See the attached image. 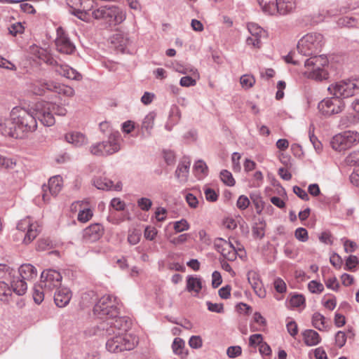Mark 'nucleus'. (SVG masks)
I'll use <instances>...</instances> for the list:
<instances>
[{
  "instance_id": "16",
  "label": "nucleus",
  "mask_w": 359,
  "mask_h": 359,
  "mask_svg": "<svg viewBox=\"0 0 359 359\" xmlns=\"http://www.w3.org/2000/svg\"><path fill=\"white\" fill-rule=\"evenodd\" d=\"M55 46L57 47V50L60 53L65 54H72L75 49V46L71 42L65 30L62 27H58L57 29Z\"/></svg>"
},
{
  "instance_id": "46",
  "label": "nucleus",
  "mask_w": 359,
  "mask_h": 359,
  "mask_svg": "<svg viewBox=\"0 0 359 359\" xmlns=\"http://www.w3.org/2000/svg\"><path fill=\"white\" fill-rule=\"evenodd\" d=\"M240 83L243 88L249 89L255 85V79L252 75L245 74L241 77Z\"/></svg>"
},
{
  "instance_id": "7",
  "label": "nucleus",
  "mask_w": 359,
  "mask_h": 359,
  "mask_svg": "<svg viewBox=\"0 0 359 359\" xmlns=\"http://www.w3.org/2000/svg\"><path fill=\"white\" fill-rule=\"evenodd\" d=\"M69 12L83 21L90 22L92 19L93 0H66Z\"/></svg>"
},
{
  "instance_id": "42",
  "label": "nucleus",
  "mask_w": 359,
  "mask_h": 359,
  "mask_svg": "<svg viewBox=\"0 0 359 359\" xmlns=\"http://www.w3.org/2000/svg\"><path fill=\"white\" fill-rule=\"evenodd\" d=\"M45 292L46 291L44 290V287L41 284L34 286L32 296L34 301L37 304H41L43 301Z\"/></svg>"
},
{
  "instance_id": "3",
  "label": "nucleus",
  "mask_w": 359,
  "mask_h": 359,
  "mask_svg": "<svg viewBox=\"0 0 359 359\" xmlns=\"http://www.w3.org/2000/svg\"><path fill=\"white\" fill-rule=\"evenodd\" d=\"M92 18L102 20L110 27L122 23L126 18V12L116 6H104L92 11Z\"/></svg>"
},
{
  "instance_id": "51",
  "label": "nucleus",
  "mask_w": 359,
  "mask_h": 359,
  "mask_svg": "<svg viewBox=\"0 0 359 359\" xmlns=\"http://www.w3.org/2000/svg\"><path fill=\"white\" fill-rule=\"evenodd\" d=\"M358 264V258L355 256L351 255L347 258L346 261L344 269L347 271H354Z\"/></svg>"
},
{
  "instance_id": "31",
  "label": "nucleus",
  "mask_w": 359,
  "mask_h": 359,
  "mask_svg": "<svg viewBox=\"0 0 359 359\" xmlns=\"http://www.w3.org/2000/svg\"><path fill=\"white\" fill-rule=\"evenodd\" d=\"M304 343L309 346L318 344L321 340L319 334L313 330H306L303 332Z\"/></svg>"
},
{
  "instance_id": "40",
  "label": "nucleus",
  "mask_w": 359,
  "mask_h": 359,
  "mask_svg": "<svg viewBox=\"0 0 359 359\" xmlns=\"http://www.w3.org/2000/svg\"><path fill=\"white\" fill-rule=\"evenodd\" d=\"M93 217V211L90 209L89 202L83 206L82 210L78 214V220L81 222H87Z\"/></svg>"
},
{
  "instance_id": "4",
  "label": "nucleus",
  "mask_w": 359,
  "mask_h": 359,
  "mask_svg": "<svg viewBox=\"0 0 359 359\" xmlns=\"http://www.w3.org/2000/svg\"><path fill=\"white\" fill-rule=\"evenodd\" d=\"M34 111L38 119L46 126H51L55 124L54 114L65 116L67 109L62 106L47 102H40L35 104Z\"/></svg>"
},
{
  "instance_id": "10",
  "label": "nucleus",
  "mask_w": 359,
  "mask_h": 359,
  "mask_svg": "<svg viewBox=\"0 0 359 359\" xmlns=\"http://www.w3.org/2000/svg\"><path fill=\"white\" fill-rule=\"evenodd\" d=\"M234 245L232 242L223 238H217L215 242V246L218 252L229 261H234L237 255L242 257L244 255L241 246L237 243Z\"/></svg>"
},
{
  "instance_id": "6",
  "label": "nucleus",
  "mask_w": 359,
  "mask_h": 359,
  "mask_svg": "<svg viewBox=\"0 0 359 359\" xmlns=\"http://www.w3.org/2000/svg\"><path fill=\"white\" fill-rule=\"evenodd\" d=\"M111 335L106 343V348L110 352L130 351L133 349L137 344L135 337L130 334Z\"/></svg>"
},
{
  "instance_id": "54",
  "label": "nucleus",
  "mask_w": 359,
  "mask_h": 359,
  "mask_svg": "<svg viewBox=\"0 0 359 359\" xmlns=\"http://www.w3.org/2000/svg\"><path fill=\"white\" fill-rule=\"evenodd\" d=\"M199 78H196L194 76H184L182 77L180 81V86L183 87H189L194 86L196 83V79Z\"/></svg>"
},
{
  "instance_id": "29",
  "label": "nucleus",
  "mask_w": 359,
  "mask_h": 359,
  "mask_svg": "<svg viewBox=\"0 0 359 359\" xmlns=\"http://www.w3.org/2000/svg\"><path fill=\"white\" fill-rule=\"evenodd\" d=\"M202 279L197 276H189L187 278V290L196 296L202 289Z\"/></svg>"
},
{
  "instance_id": "53",
  "label": "nucleus",
  "mask_w": 359,
  "mask_h": 359,
  "mask_svg": "<svg viewBox=\"0 0 359 359\" xmlns=\"http://www.w3.org/2000/svg\"><path fill=\"white\" fill-rule=\"evenodd\" d=\"M294 236L297 240H299L302 242H306L309 239V235H308L307 230L306 229L302 228V227L297 228L295 230Z\"/></svg>"
},
{
  "instance_id": "11",
  "label": "nucleus",
  "mask_w": 359,
  "mask_h": 359,
  "mask_svg": "<svg viewBox=\"0 0 359 359\" xmlns=\"http://www.w3.org/2000/svg\"><path fill=\"white\" fill-rule=\"evenodd\" d=\"M357 85L351 81H339L330 84L327 88L330 95L343 100L355 94Z\"/></svg>"
},
{
  "instance_id": "50",
  "label": "nucleus",
  "mask_w": 359,
  "mask_h": 359,
  "mask_svg": "<svg viewBox=\"0 0 359 359\" xmlns=\"http://www.w3.org/2000/svg\"><path fill=\"white\" fill-rule=\"evenodd\" d=\"M261 37L249 36L246 39V44L253 49H259L262 46Z\"/></svg>"
},
{
  "instance_id": "44",
  "label": "nucleus",
  "mask_w": 359,
  "mask_h": 359,
  "mask_svg": "<svg viewBox=\"0 0 359 359\" xmlns=\"http://www.w3.org/2000/svg\"><path fill=\"white\" fill-rule=\"evenodd\" d=\"M305 304V298L302 294H294L288 300V306L290 308H299Z\"/></svg>"
},
{
  "instance_id": "58",
  "label": "nucleus",
  "mask_w": 359,
  "mask_h": 359,
  "mask_svg": "<svg viewBox=\"0 0 359 359\" xmlns=\"http://www.w3.org/2000/svg\"><path fill=\"white\" fill-rule=\"evenodd\" d=\"M101 146H102L101 142H97V143L93 144L90 147V153L95 156H106L105 151Z\"/></svg>"
},
{
  "instance_id": "14",
  "label": "nucleus",
  "mask_w": 359,
  "mask_h": 359,
  "mask_svg": "<svg viewBox=\"0 0 359 359\" xmlns=\"http://www.w3.org/2000/svg\"><path fill=\"white\" fill-rule=\"evenodd\" d=\"M17 228L18 230L26 232L24 242L29 243L39 235L41 227L37 222H32L29 217L23 219L19 222Z\"/></svg>"
},
{
  "instance_id": "9",
  "label": "nucleus",
  "mask_w": 359,
  "mask_h": 359,
  "mask_svg": "<svg viewBox=\"0 0 359 359\" xmlns=\"http://www.w3.org/2000/svg\"><path fill=\"white\" fill-rule=\"evenodd\" d=\"M94 314L99 318L102 319L108 317H116L118 314L116 306V298L110 295L102 297L93 309Z\"/></svg>"
},
{
  "instance_id": "45",
  "label": "nucleus",
  "mask_w": 359,
  "mask_h": 359,
  "mask_svg": "<svg viewBox=\"0 0 359 359\" xmlns=\"http://www.w3.org/2000/svg\"><path fill=\"white\" fill-rule=\"evenodd\" d=\"M12 290L7 283L5 282H0V300L8 301L9 297L12 294Z\"/></svg>"
},
{
  "instance_id": "5",
  "label": "nucleus",
  "mask_w": 359,
  "mask_h": 359,
  "mask_svg": "<svg viewBox=\"0 0 359 359\" xmlns=\"http://www.w3.org/2000/svg\"><path fill=\"white\" fill-rule=\"evenodd\" d=\"M325 44L323 36L317 32H311L303 36L298 41V52L305 56L316 55Z\"/></svg>"
},
{
  "instance_id": "2",
  "label": "nucleus",
  "mask_w": 359,
  "mask_h": 359,
  "mask_svg": "<svg viewBox=\"0 0 359 359\" xmlns=\"http://www.w3.org/2000/svg\"><path fill=\"white\" fill-rule=\"evenodd\" d=\"M328 65L327 58L323 55L310 57L304 62V76L309 79L316 81H323L329 78V73L326 69Z\"/></svg>"
},
{
  "instance_id": "60",
  "label": "nucleus",
  "mask_w": 359,
  "mask_h": 359,
  "mask_svg": "<svg viewBox=\"0 0 359 359\" xmlns=\"http://www.w3.org/2000/svg\"><path fill=\"white\" fill-rule=\"evenodd\" d=\"M263 343V336L260 334H252L249 338V345L250 346H256Z\"/></svg>"
},
{
  "instance_id": "48",
  "label": "nucleus",
  "mask_w": 359,
  "mask_h": 359,
  "mask_svg": "<svg viewBox=\"0 0 359 359\" xmlns=\"http://www.w3.org/2000/svg\"><path fill=\"white\" fill-rule=\"evenodd\" d=\"M190 224L185 219L176 221L173 223V229L177 233H180L189 230Z\"/></svg>"
},
{
  "instance_id": "56",
  "label": "nucleus",
  "mask_w": 359,
  "mask_h": 359,
  "mask_svg": "<svg viewBox=\"0 0 359 359\" xmlns=\"http://www.w3.org/2000/svg\"><path fill=\"white\" fill-rule=\"evenodd\" d=\"M347 339V335L342 331H339L335 335V344L339 348L343 347Z\"/></svg>"
},
{
  "instance_id": "12",
  "label": "nucleus",
  "mask_w": 359,
  "mask_h": 359,
  "mask_svg": "<svg viewBox=\"0 0 359 359\" xmlns=\"http://www.w3.org/2000/svg\"><path fill=\"white\" fill-rule=\"evenodd\" d=\"M103 330H106L109 336L111 334H125L127 333V330L129 327V322L123 317H108L102 323L101 325Z\"/></svg>"
},
{
  "instance_id": "37",
  "label": "nucleus",
  "mask_w": 359,
  "mask_h": 359,
  "mask_svg": "<svg viewBox=\"0 0 359 359\" xmlns=\"http://www.w3.org/2000/svg\"><path fill=\"white\" fill-rule=\"evenodd\" d=\"M312 325L315 328L319 330L320 331L326 330L327 326L325 316L320 313H315L313 315Z\"/></svg>"
},
{
  "instance_id": "36",
  "label": "nucleus",
  "mask_w": 359,
  "mask_h": 359,
  "mask_svg": "<svg viewBox=\"0 0 359 359\" xmlns=\"http://www.w3.org/2000/svg\"><path fill=\"white\" fill-rule=\"evenodd\" d=\"M194 172L198 179L205 177L208 172V168L206 163L201 160L197 161L194 165Z\"/></svg>"
},
{
  "instance_id": "59",
  "label": "nucleus",
  "mask_w": 359,
  "mask_h": 359,
  "mask_svg": "<svg viewBox=\"0 0 359 359\" xmlns=\"http://www.w3.org/2000/svg\"><path fill=\"white\" fill-rule=\"evenodd\" d=\"M249 205L250 200L246 196L241 195L238 197L236 202V206L238 209L241 210H245L248 208Z\"/></svg>"
},
{
  "instance_id": "49",
  "label": "nucleus",
  "mask_w": 359,
  "mask_h": 359,
  "mask_svg": "<svg viewBox=\"0 0 359 359\" xmlns=\"http://www.w3.org/2000/svg\"><path fill=\"white\" fill-rule=\"evenodd\" d=\"M220 178L222 181L228 186H233L235 184V180L233 179L231 173L228 170H222L220 172Z\"/></svg>"
},
{
  "instance_id": "38",
  "label": "nucleus",
  "mask_w": 359,
  "mask_h": 359,
  "mask_svg": "<svg viewBox=\"0 0 359 359\" xmlns=\"http://www.w3.org/2000/svg\"><path fill=\"white\" fill-rule=\"evenodd\" d=\"M184 341L179 337L175 338L172 344L173 352L182 358L187 355V352L184 351Z\"/></svg>"
},
{
  "instance_id": "1",
  "label": "nucleus",
  "mask_w": 359,
  "mask_h": 359,
  "mask_svg": "<svg viewBox=\"0 0 359 359\" xmlns=\"http://www.w3.org/2000/svg\"><path fill=\"white\" fill-rule=\"evenodd\" d=\"M36 111L23 107L12 109L8 118L0 121V132L5 136L22 138L37 128Z\"/></svg>"
},
{
  "instance_id": "41",
  "label": "nucleus",
  "mask_w": 359,
  "mask_h": 359,
  "mask_svg": "<svg viewBox=\"0 0 359 359\" xmlns=\"http://www.w3.org/2000/svg\"><path fill=\"white\" fill-rule=\"evenodd\" d=\"M323 277L324 283L328 289L335 292L339 290L340 285L335 276L333 275L326 278L323 274Z\"/></svg>"
},
{
  "instance_id": "43",
  "label": "nucleus",
  "mask_w": 359,
  "mask_h": 359,
  "mask_svg": "<svg viewBox=\"0 0 359 359\" xmlns=\"http://www.w3.org/2000/svg\"><path fill=\"white\" fill-rule=\"evenodd\" d=\"M247 27L252 36L262 37L265 34L264 29L255 22L248 23Z\"/></svg>"
},
{
  "instance_id": "32",
  "label": "nucleus",
  "mask_w": 359,
  "mask_h": 359,
  "mask_svg": "<svg viewBox=\"0 0 359 359\" xmlns=\"http://www.w3.org/2000/svg\"><path fill=\"white\" fill-rule=\"evenodd\" d=\"M278 15H285L292 12L296 7L295 0H277Z\"/></svg>"
},
{
  "instance_id": "25",
  "label": "nucleus",
  "mask_w": 359,
  "mask_h": 359,
  "mask_svg": "<svg viewBox=\"0 0 359 359\" xmlns=\"http://www.w3.org/2000/svg\"><path fill=\"white\" fill-rule=\"evenodd\" d=\"M20 277L25 280H32L37 277L38 272L31 264H23L19 268Z\"/></svg>"
},
{
  "instance_id": "64",
  "label": "nucleus",
  "mask_w": 359,
  "mask_h": 359,
  "mask_svg": "<svg viewBox=\"0 0 359 359\" xmlns=\"http://www.w3.org/2000/svg\"><path fill=\"white\" fill-rule=\"evenodd\" d=\"M347 161L351 165H358L359 167V151L351 153L347 157Z\"/></svg>"
},
{
  "instance_id": "35",
  "label": "nucleus",
  "mask_w": 359,
  "mask_h": 359,
  "mask_svg": "<svg viewBox=\"0 0 359 359\" xmlns=\"http://www.w3.org/2000/svg\"><path fill=\"white\" fill-rule=\"evenodd\" d=\"M60 69H57V71L62 76L67 77V79H74V80H80L81 79V75L77 72L75 69H72L69 66H61L60 67Z\"/></svg>"
},
{
  "instance_id": "22",
  "label": "nucleus",
  "mask_w": 359,
  "mask_h": 359,
  "mask_svg": "<svg viewBox=\"0 0 359 359\" xmlns=\"http://www.w3.org/2000/svg\"><path fill=\"white\" fill-rule=\"evenodd\" d=\"M65 140L74 147H81L88 143L87 137L81 132L72 131L65 134Z\"/></svg>"
},
{
  "instance_id": "52",
  "label": "nucleus",
  "mask_w": 359,
  "mask_h": 359,
  "mask_svg": "<svg viewBox=\"0 0 359 359\" xmlns=\"http://www.w3.org/2000/svg\"><path fill=\"white\" fill-rule=\"evenodd\" d=\"M323 305L324 307L330 311H332L335 309L337 306V299L336 297L332 295L329 298H326L324 297L322 300Z\"/></svg>"
},
{
  "instance_id": "26",
  "label": "nucleus",
  "mask_w": 359,
  "mask_h": 359,
  "mask_svg": "<svg viewBox=\"0 0 359 359\" xmlns=\"http://www.w3.org/2000/svg\"><path fill=\"white\" fill-rule=\"evenodd\" d=\"M94 184L97 189L102 190L121 191L122 188L121 182H118L116 184H114L111 180L106 177H100L95 180Z\"/></svg>"
},
{
  "instance_id": "30",
  "label": "nucleus",
  "mask_w": 359,
  "mask_h": 359,
  "mask_svg": "<svg viewBox=\"0 0 359 359\" xmlns=\"http://www.w3.org/2000/svg\"><path fill=\"white\" fill-rule=\"evenodd\" d=\"M110 43L114 48L121 52H123L128 44V39L124 37L122 33L117 32L110 37Z\"/></svg>"
},
{
  "instance_id": "20",
  "label": "nucleus",
  "mask_w": 359,
  "mask_h": 359,
  "mask_svg": "<svg viewBox=\"0 0 359 359\" xmlns=\"http://www.w3.org/2000/svg\"><path fill=\"white\" fill-rule=\"evenodd\" d=\"M72 292L67 287L59 288L54 296V302L57 306L63 308L66 306L72 299Z\"/></svg>"
},
{
  "instance_id": "27",
  "label": "nucleus",
  "mask_w": 359,
  "mask_h": 359,
  "mask_svg": "<svg viewBox=\"0 0 359 359\" xmlns=\"http://www.w3.org/2000/svg\"><path fill=\"white\" fill-rule=\"evenodd\" d=\"M190 167V161L184 160L180 162L175 171V176L181 183L187 182Z\"/></svg>"
},
{
  "instance_id": "15",
  "label": "nucleus",
  "mask_w": 359,
  "mask_h": 359,
  "mask_svg": "<svg viewBox=\"0 0 359 359\" xmlns=\"http://www.w3.org/2000/svg\"><path fill=\"white\" fill-rule=\"evenodd\" d=\"M61 281L62 276L55 270H46L41 273V284L44 287L46 291L51 292L60 285Z\"/></svg>"
},
{
  "instance_id": "24",
  "label": "nucleus",
  "mask_w": 359,
  "mask_h": 359,
  "mask_svg": "<svg viewBox=\"0 0 359 359\" xmlns=\"http://www.w3.org/2000/svg\"><path fill=\"white\" fill-rule=\"evenodd\" d=\"M262 12L269 15H278L277 0H257Z\"/></svg>"
},
{
  "instance_id": "33",
  "label": "nucleus",
  "mask_w": 359,
  "mask_h": 359,
  "mask_svg": "<svg viewBox=\"0 0 359 359\" xmlns=\"http://www.w3.org/2000/svg\"><path fill=\"white\" fill-rule=\"evenodd\" d=\"M156 118V114L154 112H149L144 118L141 124V133H144L146 132L148 135L151 134V130L154 126V121Z\"/></svg>"
},
{
  "instance_id": "17",
  "label": "nucleus",
  "mask_w": 359,
  "mask_h": 359,
  "mask_svg": "<svg viewBox=\"0 0 359 359\" xmlns=\"http://www.w3.org/2000/svg\"><path fill=\"white\" fill-rule=\"evenodd\" d=\"M121 141L120 133L115 132L109 135L107 141L102 142V146L101 147L104 149L106 156L118 152L121 149Z\"/></svg>"
},
{
  "instance_id": "47",
  "label": "nucleus",
  "mask_w": 359,
  "mask_h": 359,
  "mask_svg": "<svg viewBox=\"0 0 359 359\" xmlns=\"http://www.w3.org/2000/svg\"><path fill=\"white\" fill-rule=\"evenodd\" d=\"M308 289L313 294H320L324 291V285L319 281L311 280L308 284Z\"/></svg>"
},
{
  "instance_id": "28",
  "label": "nucleus",
  "mask_w": 359,
  "mask_h": 359,
  "mask_svg": "<svg viewBox=\"0 0 359 359\" xmlns=\"http://www.w3.org/2000/svg\"><path fill=\"white\" fill-rule=\"evenodd\" d=\"M50 85L51 86L50 91L57 93L59 95H62L63 96L67 97H72L74 95V90L69 86H66L55 81H51Z\"/></svg>"
},
{
  "instance_id": "55",
  "label": "nucleus",
  "mask_w": 359,
  "mask_h": 359,
  "mask_svg": "<svg viewBox=\"0 0 359 359\" xmlns=\"http://www.w3.org/2000/svg\"><path fill=\"white\" fill-rule=\"evenodd\" d=\"M273 286L276 292L279 293H285L287 290L286 283L280 278H277L274 280Z\"/></svg>"
},
{
  "instance_id": "23",
  "label": "nucleus",
  "mask_w": 359,
  "mask_h": 359,
  "mask_svg": "<svg viewBox=\"0 0 359 359\" xmlns=\"http://www.w3.org/2000/svg\"><path fill=\"white\" fill-rule=\"evenodd\" d=\"M51 81L46 80H36L33 81L29 86L30 91L36 95H43L46 90H51L50 84Z\"/></svg>"
},
{
  "instance_id": "57",
  "label": "nucleus",
  "mask_w": 359,
  "mask_h": 359,
  "mask_svg": "<svg viewBox=\"0 0 359 359\" xmlns=\"http://www.w3.org/2000/svg\"><path fill=\"white\" fill-rule=\"evenodd\" d=\"M15 165V163L13 161L12 158H6L5 156L0 155V168H13Z\"/></svg>"
},
{
  "instance_id": "19",
  "label": "nucleus",
  "mask_w": 359,
  "mask_h": 359,
  "mask_svg": "<svg viewBox=\"0 0 359 359\" xmlns=\"http://www.w3.org/2000/svg\"><path fill=\"white\" fill-rule=\"evenodd\" d=\"M104 234V228L100 224H93L83 230V239L86 243L98 241Z\"/></svg>"
},
{
  "instance_id": "61",
  "label": "nucleus",
  "mask_w": 359,
  "mask_h": 359,
  "mask_svg": "<svg viewBox=\"0 0 359 359\" xmlns=\"http://www.w3.org/2000/svg\"><path fill=\"white\" fill-rule=\"evenodd\" d=\"M138 206L144 211H147L150 209L152 202L149 198H141L137 201Z\"/></svg>"
},
{
  "instance_id": "18",
  "label": "nucleus",
  "mask_w": 359,
  "mask_h": 359,
  "mask_svg": "<svg viewBox=\"0 0 359 359\" xmlns=\"http://www.w3.org/2000/svg\"><path fill=\"white\" fill-rule=\"evenodd\" d=\"M62 187V177L57 175L50 177L48 181V186H43V194L42 198L44 202H47L50 200L47 191L48 190L50 194L53 196H56L61 191Z\"/></svg>"
},
{
  "instance_id": "21",
  "label": "nucleus",
  "mask_w": 359,
  "mask_h": 359,
  "mask_svg": "<svg viewBox=\"0 0 359 359\" xmlns=\"http://www.w3.org/2000/svg\"><path fill=\"white\" fill-rule=\"evenodd\" d=\"M248 279L256 294L261 298L265 297L266 291L263 287L259 274L255 271H250L248 273Z\"/></svg>"
},
{
  "instance_id": "13",
  "label": "nucleus",
  "mask_w": 359,
  "mask_h": 359,
  "mask_svg": "<svg viewBox=\"0 0 359 359\" xmlns=\"http://www.w3.org/2000/svg\"><path fill=\"white\" fill-rule=\"evenodd\" d=\"M345 107L344 100L335 97H327L318 103L319 111L325 116H330L341 113Z\"/></svg>"
},
{
  "instance_id": "8",
  "label": "nucleus",
  "mask_w": 359,
  "mask_h": 359,
  "mask_svg": "<svg viewBox=\"0 0 359 359\" xmlns=\"http://www.w3.org/2000/svg\"><path fill=\"white\" fill-rule=\"evenodd\" d=\"M359 143V133L347 130L337 134L331 140V146L336 151H344L357 145Z\"/></svg>"
},
{
  "instance_id": "62",
  "label": "nucleus",
  "mask_w": 359,
  "mask_h": 359,
  "mask_svg": "<svg viewBox=\"0 0 359 359\" xmlns=\"http://www.w3.org/2000/svg\"><path fill=\"white\" fill-rule=\"evenodd\" d=\"M242 350L239 346H230L227 348L226 353L229 358H236L241 355Z\"/></svg>"
},
{
  "instance_id": "39",
  "label": "nucleus",
  "mask_w": 359,
  "mask_h": 359,
  "mask_svg": "<svg viewBox=\"0 0 359 359\" xmlns=\"http://www.w3.org/2000/svg\"><path fill=\"white\" fill-rule=\"evenodd\" d=\"M253 319L254 321L260 326V327H257L253 325H250V330L252 332L264 331V327L266 326V320L262 316V314L259 312H255L253 316Z\"/></svg>"
},
{
  "instance_id": "34",
  "label": "nucleus",
  "mask_w": 359,
  "mask_h": 359,
  "mask_svg": "<svg viewBox=\"0 0 359 359\" xmlns=\"http://www.w3.org/2000/svg\"><path fill=\"white\" fill-rule=\"evenodd\" d=\"M11 287L13 291L18 295H23L27 290V285L25 280L20 277L13 279L11 282Z\"/></svg>"
},
{
  "instance_id": "63",
  "label": "nucleus",
  "mask_w": 359,
  "mask_h": 359,
  "mask_svg": "<svg viewBox=\"0 0 359 359\" xmlns=\"http://www.w3.org/2000/svg\"><path fill=\"white\" fill-rule=\"evenodd\" d=\"M24 27L20 22H17L12 25L9 28V32L13 36H16L18 34H21L24 31Z\"/></svg>"
}]
</instances>
